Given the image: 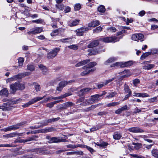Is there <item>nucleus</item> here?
Instances as JSON below:
<instances>
[{"instance_id": "obj_1", "label": "nucleus", "mask_w": 158, "mask_h": 158, "mask_svg": "<svg viewBox=\"0 0 158 158\" xmlns=\"http://www.w3.org/2000/svg\"><path fill=\"white\" fill-rule=\"evenodd\" d=\"M60 50L59 48H54L47 54V57L48 59H53L56 56Z\"/></svg>"}, {"instance_id": "obj_2", "label": "nucleus", "mask_w": 158, "mask_h": 158, "mask_svg": "<svg viewBox=\"0 0 158 158\" xmlns=\"http://www.w3.org/2000/svg\"><path fill=\"white\" fill-rule=\"evenodd\" d=\"M144 37V35L142 34H135L132 35L131 39L132 40L135 41L139 42L140 41L142 42L144 40L143 39Z\"/></svg>"}, {"instance_id": "obj_3", "label": "nucleus", "mask_w": 158, "mask_h": 158, "mask_svg": "<svg viewBox=\"0 0 158 158\" xmlns=\"http://www.w3.org/2000/svg\"><path fill=\"white\" fill-rule=\"evenodd\" d=\"M119 38L116 36H111L110 37H106L102 39V40L105 43L113 42L115 43L119 41Z\"/></svg>"}, {"instance_id": "obj_4", "label": "nucleus", "mask_w": 158, "mask_h": 158, "mask_svg": "<svg viewBox=\"0 0 158 158\" xmlns=\"http://www.w3.org/2000/svg\"><path fill=\"white\" fill-rule=\"evenodd\" d=\"M43 29L42 27H36L31 29L30 31L27 32V33L30 35L31 34H38L42 32Z\"/></svg>"}, {"instance_id": "obj_5", "label": "nucleus", "mask_w": 158, "mask_h": 158, "mask_svg": "<svg viewBox=\"0 0 158 158\" xmlns=\"http://www.w3.org/2000/svg\"><path fill=\"white\" fill-rule=\"evenodd\" d=\"M68 141L65 139H62L59 137H52L51 139V142H49L50 143H58L61 142H67Z\"/></svg>"}, {"instance_id": "obj_6", "label": "nucleus", "mask_w": 158, "mask_h": 158, "mask_svg": "<svg viewBox=\"0 0 158 158\" xmlns=\"http://www.w3.org/2000/svg\"><path fill=\"white\" fill-rule=\"evenodd\" d=\"M89 30V29L88 27H83L76 30V32L77 35L82 36L84 32L88 31Z\"/></svg>"}, {"instance_id": "obj_7", "label": "nucleus", "mask_w": 158, "mask_h": 158, "mask_svg": "<svg viewBox=\"0 0 158 158\" xmlns=\"http://www.w3.org/2000/svg\"><path fill=\"white\" fill-rule=\"evenodd\" d=\"M118 66L121 68H123L131 66L133 63L132 61H129L126 62H118Z\"/></svg>"}, {"instance_id": "obj_8", "label": "nucleus", "mask_w": 158, "mask_h": 158, "mask_svg": "<svg viewBox=\"0 0 158 158\" xmlns=\"http://www.w3.org/2000/svg\"><path fill=\"white\" fill-rule=\"evenodd\" d=\"M100 96V95L95 94L93 96H92L89 99L90 101V103L93 104L94 102H97L100 100L99 98Z\"/></svg>"}, {"instance_id": "obj_9", "label": "nucleus", "mask_w": 158, "mask_h": 158, "mask_svg": "<svg viewBox=\"0 0 158 158\" xmlns=\"http://www.w3.org/2000/svg\"><path fill=\"white\" fill-rule=\"evenodd\" d=\"M127 130L130 132L133 133H142L144 132V131L142 129L139 127H135L130 128Z\"/></svg>"}, {"instance_id": "obj_10", "label": "nucleus", "mask_w": 158, "mask_h": 158, "mask_svg": "<svg viewBox=\"0 0 158 158\" xmlns=\"http://www.w3.org/2000/svg\"><path fill=\"white\" fill-rule=\"evenodd\" d=\"M11 105L9 103V101L6 103H4L1 106V109L3 111H7L10 110L11 109L10 106Z\"/></svg>"}, {"instance_id": "obj_11", "label": "nucleus", "mask_w": 158, "mask_h": 158, "mask_svg": "<svg viewBox=\"0 0 158 158\" xmlns=\"http://www.w3.org/2000/svg\"><path fill=\"white\" fill-rule=\"evenodd\" d=\"M74 105V104L72 102H68L64 103L61 105L60 109H65L71 106Z\"/></svg>"}, {"instance_id": "obj_12", "label": "nucleus", "mask_w": 158, "mask_h": 158, "mask_svg": "<svg viewBox=\"0 0 158 158\" xmlns=\"http://www.w3.org/2000/svg\"><path fill=\"white\" fill-rule=\"evenodd\" d=\"M97 64V63L95 62H91L89 63L87 65L83 66L82 67L83 69H85V68L89 69L90 70L95 69V70H96L95 68H94V67Z\"/></svg>"}, {"instance_id": "obj_13", "label": "nucleus", "mask_w": 158, "mask_h": 158, "mask_svg": "<svg viewBox=\"0 0 158 158\" xmlns=\"http://www.w3.org/2000/svg\"><path fill=\"white\" fill-rule=\"evenodd\" d=\"M10 87L11 93L15 94L16 91L18 90L17 82H15L14 84L10 85Z\"/></svg>"}, {"instance_id": "obj_14", "label": "nucleus", "mask_w": 158, "mask_h": 158, "mask_svg": "<svg viewBox=\"0 0 158 158\" xmlns=\"http://www.w3.org/2000/svg\"><path fill=\"white\" fill-rule=\"evenodd\" d=\"M34 140V137H30L26 139H17L15 140V143H24L25 142L31 141V140Z\"/></svg>"}, {"instance_id": "obj_15", "label": "nucleus", "mask_w": 158, "mask_h": 158, "mask_svg": "<svg viewBox=\"0 0 158 158\" xmlns=\"http://www.w3.org/2000/svg\"><path fill=\"white\" fill-rule=\"evenodd\" d=\"M52 130L51 129H48L44 130V129H41V130H36L35 131H31V133L32 134H35L36 133H44L48 131H52Z\"/></svg>"}, {"instance_id": "obj_16", "label": "nucleus", "mask_w": 158, "mask_h": 158, "mask_svg": "<svg viewBox=\"0 0 158 158\" xmlns=\"http://www.w3.org/2000/svg\"><path fill=\"white\" fill-rule=\"evenodd\" d=\"M27 123L26 121H24L19 123L15 125L11 126L12 130H15L18 129L19 127H21L22 126L25 124Z\"/></svg>"}, {"instance_id": "obj_17", "label": "nucleus", "mask_w": 158, "mask_h": 158, "mask_svg": "<svg viewBox=\"0 0 158 158\" xmlns=\"http://www.w3.org/2000/svg\"><path fill=\"white\" fill-rule=\"evenodd\" d=\"M100 23L98 20H96L91 22L88 24L89 27H94L99 25Z\"/></svg>"}, {"instance_id": "obj_18", "label": "nucleus", "mask_w": 158, "mask_h": 158, "mask_svg": "<svg viewBox=\"0 0 158 158\" xmlns=\"http://www.w3.org/2000/svg\"><path fill=\"white\" fill-rule=\"evenodd\" d=\"M34 151L37 153H41L43 154H49V152H46L43 148H36L34 150Z\"/></svg>"}, {"instance_id": "obj_19", "label": "nucleus", "mask_w": 158, "mask_h": 158, "mask_svg": "<svg viewBox=\"0 0 158 158\" xmlns=\"http://www.w3.org/2000/svg\"><path fill=\"white\" fill-rule=\"evenodd\" d=\"M83 69H85V70L81 73V75L82 76H85L89 74L90 73L92 72L95 71V69H94L92 70H90L89 69H88L87 68Z\"/></svg>"}, {"instance_id": "obj_20", "label": "nucleus", "mask_w": 158, "mask_h": 158, "mask_svg": "<svg viewBox=\"0 0 158 158\" xmlns=\"http://www.w3.org/2000/svg\"><path fill=\"white\" fill-rule=\"evenodd\" d=\"M90 61L89 59L83 60L82 61L79 62L76 64L75 66L76 67H79L87 64Z\"/></svg>"}, {"instance_id": "obj_21", "label": "nucleus", "mask_w": 158, "mask_h": 158, "mask_svg": "<svg viewBox=\"0 0 158 158\" xmlns=\"http://www.w3.org/2000/svg\"><path fill=\"white\" fill-rule=\"evenodd\" d=\"M73 82H74V80H70L68 81H62L59 83V85L63 88L66 85H69L71 83Z\"/></svg>"}, {"instance_id": "obj_22", "label": "nucleus", "mask_w": 158, "mask_h": 158, "mask_svg": "<svg viewBox=\"0 0 158 158\" xmlns=\"http://www.w3.org/2000/svg\"><path fill=\"white\" fill-rule=\"evenodd\" d=\"M88 51L89 52L88 54V55L89 56L96 55L100 53V52L98 51L97 49H89Z\"/></svg>"}, {"instance_id": "obj_23", "label": "nucleus", "mask_w": 158, "mask_h": 158, "mask_svg": "<svg viewBox=\"0 0 158 158\" xmlns=\"http://www.w3.org/2000/svg\"><path fill=\"white\" fill-rule=\"evenodd\" d=\"M121 73L123 74L125 73L126 74L121 77L120 78V81H122L123 78L128 77L131 75V73H129V70H125L121 72Z\"/></svg>"}, {"instance_id": "obj_24", "label": "nucleus", "mask_w": 158, "mask_h": 158, "mask_svg": "<svg viewBox=\"0 0 158 158\" xmlns=\"http://www.w3.org/2000/svg\"><path fill=\"white\" fill-rule=\"evenodd\" d=\"M27 75H28V74L27 73H22L19 74L17 75L14 76H13L15 79V80H16L18 79H21Z\"/></svg>"}, {"instance_id": "obj_25", "label": "nucleus", "mask_w": 158, "mask_h": 158, "mask_svg": "<svg viewBox=\"0 0 158 158\" xmlns=\"http://www.w3.org/2000/svg\"><path fill=\"white\" fill-rule=\"evenodd\" d=\"M99 44V42L97 40H94L91 42L88 45V48H92L97 46Z\"/></svg>"}, {"instance_id": "obj_26", "label": "nucleus", "mask_w": 158, "mask_h": 158, "mask_svg": "<svg viewBox=\"0 0 158 158\" xmlns=\"http://www.w3.org/2000/svg\"><path fill=\"white\" fill-rule=\"evenodd\" d=\"M45 97V96H44L42 97H35L31 99L30 101L31 102V104H32L36 102L37 101H38L42 99H43Z\"/></svg>"}, {"instance_id": "obj_27", "label": "nucleus", "mask_w": 158, "mask_h": 158, "mask_svg": "<svg viewBox=\"0 0 158 158\" xmlns=\"http://www.w3.org/2000/svg\"><path fill=\"white\" fill-rule=\"evenodd\" d=\"M122 137V134L118 131L115 132L113 135V138L115 139L118 140L120 139Z\"/></svg>"}, {"instance_id": "obj_28", "label": "nucleus", "mask_w": 158, "mask_h": 158, "mask_svg": "<svg viewBox=\"0 0 158 158\" xmlns=\"http://www.w3.org/2000/svg\"><path fill=\"white\" fill-rule=\"evenodd\" d=\"M117 60V58L115 57H111L109 58L105 62L104 64L106 65H108L109 63H111L114 62Z\"/></svg>"}, {"instance_id": "obj_29", "label": "nucleus", "mask_w": 158, "mask_h": 158, "mask_svg": "<svg viewBox=\"0 0 158 158\" xmlns=\"http://www.w3.org/2000/svg\"><path fill=\"white\" fill-rule=\"evenodd\" d=\"M80 20L78 19H76L73 21L72 22L69 23V25L71 27H73L78 25L79 23Z\"/></svg>"}, {"instance_id": "obj_30", "label": "nucleus", "mask_w": 158, "mask_h": 158, "mask_svg": "<svg viewBox=\"0 0 158 158\" xmlns=\"http://www.w3.org/2000/svg\"><path fill=\"white\" fill-rule=\"evenodd\" d=\"M8 94V91L6 88H4L0 91V95L7 96Z\"/></svg>"}, {"instance_id": "obj_31", "label": "nucleus", "mask_w": 158, "mask_h": 158, "mask_svg": "<svg viewBox=\"0 0 158 158\" xmlns=\"http://www.w3.org/2000/svg\"><path fill=\"white\" fill-rule=\"evenodd\" d=\"M62 1H56L57 4L56 5V6L57 7L61 10H62L64 8V6L61 3Z\"/></svg>"}, {"instance_id": "obj_32", "label": "nucleus", "mask_w": 158, "mask_h": 158, "mask_svg": "<svg viewBox=\"0 0 158 158\" xmlns=\"http://www.w3.org/2000/svg\"><path fill=\"white\" fill-rule=\"evenodd\" d=\"M10 138L13 137L15 136H22L23 133H18L17 132H13L9 134Z\"/></svg>"}, {"instance_id": "obj_33", "label": "nucleus", "mask_w": 158, "mask_h": 158, "mask_svg": "<svg viewBox=\"0 0 158 158\" xmlns=\"http://www.w3.org/2000/svg\"><path fill=\"white\" fill-rule=\"evenodd\" d=\"M84 146H82L81 144H77L73 145L72 144H69L66 145V147L68 148L74 149L77 147H84Z\"/></svg>"}, {"instance_id": "obj_34", "label": "nucleus", "mask_w": 158, "mask_h": 158, "mask_svg": "<svg viewBox=\"0 0 158 158\" xmlns=\"http://www.w3.org/2000/svg\"><path fill=\"white\" fill-rule=\"evenodd\" d=\"M117 93L116 92H114L108 93V94L106 96V98L110 99L115 97Z\"/></svg>"}, {"instance_id": "obj_35", "label": "nucleus", "mask_w": 158, "mask_h": 158, "mask_svg": "<svg viewBox=\"0 0 158 158\" xmlns=\"http://www.w3.org/2000/svg\"><path fill=\"white\" fill-rule=\"evenodd\" d=\"M155 65L153 64H148L143 66V69H150L154 68Z\"/></svg>"}, {"instance_id": "obj_36", "label": "nucleus", "mask_w": 158, "mask_h": 158, "mask_svg": "<svg viewBox=\"0 0 158 158\" xmlns=\"http://www.w3.org/2000/svg\"><path fill=\"white\" fill-rule=\"evenodd\" d=\"M21 101L22 99L21 98H19L17 99L14 100H10L9 103H10L11 105L16 104L20 102Z\"/></svg>"}, {"instance_id": "obj_37", "label": "nucleus", "mask_w": 158, "mask_h": 158, "mask_svg": "<svg viewBox=\"0 0 158 158\" xmlns=\"http://www.w3.org/2000/svg\"><path fill=\"white\" fill-rule=\"evenodd\" d=\"M90 101L89 99H86L84 101L82 102L80 104V105L82 106H86L90 104Z\"/></svg>"}, {"instance_id": "obj_38", "label": "nucleus", "mask_w": 158, "mask_h": 158, "mask_svg": "<svg viewBox=\"0 0 158 158\" xmlns=\"http://www.w3.org/2000/svg\"><path fill=\"white\" fill-rule=\"evenodd\" d=\"M18 90H23L25 88V86L23 84L17 82Z\"/></svg>"}, {"instance_id": "obj_39", "label": "nucleus", "mask_w": 158, "mask_h": 158, "mask_svg": "<svg viewBox=\"0 0 158 158\" xmlns=\"http://www.w3.org/2000/svg\"><path fill=\"white\" fill-rule=\"evenodd\" d=\"M152 153L153 156L158 158V150L156 149H153L152 151Z\"/></svg>"}, {"instance_id": "obj_40", "label": "nucleus", "mask_w": 158, "mask_h": 158, "mask_svg": "<svg viewBox=\"0 0 158 158\" xmlns=\"http://www.w3.org/2000/svg\"><path fill=\"white\" fill-rule=\"evenodd\" d=\"M124 90L125 93L131 94V91L130 90L128 86L126 84L124 86Z\"/></svg>"}, {"instance_id": "obj_41", "label": "nucleus", "mask_w": 158, "mask_h": 158, "mask_svg": "<svg viewBox=\"0 0 158 158\" xmlns=\"http://www.w3.org/2000/svg\"><path fill=\"white\" fill-rule=\"evenodd\" d=\"M102 28L101 26L97 27L93 30L94 33H98L102 31Z\"/></svg>"}, {"instance_id": "obj_42", "label": "nucleus", "mask_w": 158, "mask_h": 158, "mask_svg": "<svg viewBox=\"0 0 158 158\" xmlns=\"http://www.w3.org/2000/svg\"><path fill=\"white\" fill-rule=\"evenodd\" d=\"M98 11L101 13L104 12L105 11V7L102 5H101L98 8Z\"/></svg>"}, {"instance_id": "obj_43", "label": "nucleus", "mask_w": 158, "mask_h": 158, "mask_svg": "<svg viewBox=\"0 0 158 158\" xmlns=\"http://www.w3.org/2000/svg\"><path fill=\"white\" fill-rule=\"evenodd\" d=\"M84 146V147H81V148H86L92 153L95 152L94 150L91 147L85 145H82Z\"/></svg>"}, {"instance_id": "obj_44", "label": "nucleus", "mask_w": 158, "mask_h": 158, "mask_svg": "<svg viewBox=\"0 0 158 158\" xmlns=\"http://www.w3.org/2000/svg\"><path fill=\"white\" fill-rule=\"evenodd\" d=\"M120 103L119 102H112V103H108L107 106L108 107L115 106L119 104Z\"/></svg>"}, {"instance_id": "obj_45", "label": "nucleus", "mask_w": 158, "mask_h": 158, "mask_svg": "<svg viewBox=\"0 0 158 158\" xmlns=\"http://www.w3.org/2000/svg\"><path fill=\"white\" fill-rule=\"evenodd\" d=\"M151 54V53L150 52H146L143 53L141 56L140 58L141 59H143L146 57L148 56L149 55Z\"/></svg>"}, {"instance_id": "obj_46", "label": "nucleus", "mask_w": 158, "mask_h": 158, "mask_svg": "<svg viewBox=\"0 0 158 158\" xmlns=\"http://www.w3.org/2000/svg\"><path fill=\"white\" fill-rule=\"evenodd\" d=\"M70 39H71V38H68L60 40L59 41L63 43L69 42Z\"/></svg>"}, {"instance_id": "obj_47", "label": "nucleus", "mask_w": 158, "mask_h": 158, "mask_svg": "<svg viewBox=\"0 0 158 158\" xmlns=\"http://www.w3.org/2000/svg\"><path fill=\"white\" fill-rule=\"evenodd\" d=\"M68 47L69 48L71 49L75 50H77L78 48L77 46L76 45H71L69 46H68Z\"/></svg>"}, {"instance_id": "obj_48", "label": "nucleus", "mask_w": 158, "mask_h": 158, "mask_svg": "<svg viewBox=\"0 0 158 158\" xmlns=\"http://www.w3.org/2000/svg\"><path fill=\"white\" fill-rule=\"evenodd\" d=\"M58 29L54 30L51 33V35L52 36H55L58 35Z\"/></svg>"}, {"instance_id": "obj_49", "label": "nucleus", "mask_w": 158, "mask_h": 158, "mask_svg": "<svg viewBox=\"0 0 158 158\" xmlns=\"http://www.w3.org/2000/svg\"><path fill=\"white\" fill-rule=\"evenodd\" d=\"M24 59L23 58L20 57L18 59V63L19 66H22L24 62Z\"/></svg>"}, {"instance_id": "obj_50", "label": "nucleus", "mask_w": 158, "mask_h": 158, "mask_svg": "<svg viewBox=\"0 0 158 158\" xmlns=\"http://www.w3.org/2000/svg\"><path fill=\"white\" fill-rule=\"evenodd\" d=\"M27 68L28 70L31 71H33L35 69L33 65L31 64H28L27 66Z\"/></svg>"}, {"instance_id": "obj_51", "label": "nucleus", "mask_w": 158, "mask_h": 158, "mask_svg": "<svg viewBox=\"0 0 158 158\" xmlns=\"http://www.w3.org/2000/svg\"><path fill=\"white\" fill-rule=\"evenodd\" d=\"M32 22L33 23H43V20L41 19H38L32 20Z\"/></svg>"}, {"instance_id": "obj_52", "label": "nucleus", "mask_w": 158, "mask_h": 158, "mask_svg": "<svg viewBox=\"0 0 158 158\" xmlns=\"http://www.w3.org/2000/svg\"><path fill=\"white\" fill-rule=\"evenodd\" d=\"M55 105L53 102L48 103L46 104V106L47 107L51 108L52 107Z\"/></svg>"}, {"instance_id": "obj_53", "label": "nucleus", "mask_w": 158, "mask_h": 158, "mask_svg": "<svg viewBox=\"0 0 158 158\" xmlns=\"http://www.w3.org/2000/svg\"><path fill=\"white\" fill-rule=\"evenodd\" d=\"M140 83V81L138 79H136L135 80H134L133 81V83L134 84V85L136 86V85L139 84Z\"/></svg>"}, {"instance_id": "obj_54", "label": "nucleus", "mask_w": 158, "mask_h": 158, "mask_svg": "<svg viewBox=\"0 0 158 158\" xmlns=\"http://www.w3.org/2000/svg\"><path fill=\"white\" fill-rule=\"evenodd\" d=\"M131 156L136 158H145V157L137 154H131Z\"/></svg>"}, {"instance_id": "obj_55", "label": "nucleus", "mask_w": 158, "mask_h": 158, "mask_svg": "<svg viewBox=\"0 0 158 158\" xmlns=\"http://www.w3.org/2000/svg\"><path fill=\"white\" fill-rule=\"evenodd\" d=\"M139 97L144 98L149 97V95L146 93H140Z\"/></svg>"}, {"instance_id": "obj_56", "label": "nucleus", "mask_w": 158, "mask_h": 158, "mask_svg": "<svg viewBox=\"0 0 158 158\" xmlns=\"http://www.w3.org/2000/svg\"><path fill=\"white\" fill-rule=\"evenodd\" d=\"M72 94L71 93H66L63 95H61V98H64L66 97L69 96L71 95Z\"/></svg>"}, {"instance_id": "obj_57", "label": "nucleus", "mask_w": 158, "mask_h": 158, "mask_svg": "<svg viewBox=\"0 0 158 158\" xmlns=\"http://www.w3.org/2000/svg\"><path fill=\"white\" fill-rule=\"evenodd\" d=\"M144 109V108H141L140 109H139L137 107H136L135 109V111H134L133 112V114H135L141 112L142 111V110H143Z\"/></svg>"}, {"instance_id": "obj_58", "label": "nucleus", "mask_w": 158, "mask_h": 158, "mask_svg": "<svg viewBox=\"0 0 158 158\" xmlns=\"http://www.w3.org/2000/svg\"><path fill=\"white\" fill-rule=\"evenodd\" d=\"M52 121V119H49L47 121H46V122L45 123H44L42 125V126L43 127L44 126H46L48 124V123H51Z\"/></svg>"}, {"instance_id": "obj_59", "label": "nucleus", "mask_w": 158, "mask_h": 158, "mask_svg": "<svg viewBox=\"0 0 158 158\" xmlns=\"http://www.w3.org/2000/svg\"><path fill=\"white\" fill-rule=\"evenodd\" d=\"M107 30L110 31L115 32L116 31V29L114 27H109L107 28Z\"/></svg>"}, {"instance_id": "obj_60", "label": "nucleus", "mask_w": 158, "mask_h": 158, "mask_svg": "<svg viewBox=\"0 0 158 158\" xmlns=\"http://www.w3.org/2000/svg\"><path fill=\"white\" fill-rule=\"evenodd\" d=\"M81 8V5L80 4H77L74 6V9L76 10H78Z\"/></svg>"}, {"instance_id": "obj_61", "label": "nucleus", "mask_w": 158, "mask_h": 158, "mask_svg": "<svg viewBox=\"0 0 158 158\" xmlns=\"http://www.w3.org/2000/svg\"><path fill=\"white\" fill-rule=\"evenodd\" d=\"M83 91L85 94H87L91 90V88H87L83 89Z\"/></svg>"}, {"instance_id": "obj_62", "label": "nucleus", "mask_w": 158, "mask_h": 158, "mask_svg": "<svg viewBox=\"0 0 158 158\" xmlns=\"http://www.w3.org/2000/svg\"><path fill=\"white\" fill-rule=\"evenodd\" d=\"M108 144V143L106 142H102L100 143L99 146L103 148L106 147Z\"/></svg>"}, {"instance_id": "obj_63", "label": "nucleus", "mask_w": 158, "mask_h": 158, "mask_svg": "<svg viewBox=\"0 0 158 158\" xmlns=\"http://www.w3.org/2000/svg\"><path fill=\"white\" fill-rule=\"evenodd\" d=\"M157 98L156 97H153L148 99V101L150 102H153L157 100Z\"/></svg>"}, {"instance_id": "obj_64", "label": "nucleus", "mask_w": 158, "mask_h": 158, "mask_svg": "<svg viewBox=\"0 0 158 158\" xmlns=\"http://www.w3.org/2000/svg\"><path fill=\"white\" fill-rule=\"evenodd\" d=\"M151 52L152 54H155L158 53V49L156 48L153 49H152Z\"/></svg>"}]
</instances>
